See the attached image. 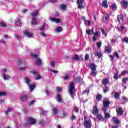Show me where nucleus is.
Returning <instances> with one entry per match:
<instances>
[{
  "label": "nucleus",
  "mask_w": 128,
  "mask_h": 128,
  "mask_svg": "<svg viewBox=\"0 0 128 128\" xmlns=\"http://www.w3.org/2000/svg\"><path fill=\"white\" fill-rule=\"evenodd\" d=\"M90 68L91 72L90 73V76H94L96 78V74H98V72H96V66L94 63H92L90 65Z\"/></svg>",
  "instance_id": "nucleus-1"
},
{
  "label": "nucleus",
  "mask_w": 128,
  "mask_h": 128,
  "mask_svg": "<svg viewBox=\"0 0 128 128\" xmlns=\"http://www.w3.org/2000/svg\"><path fill=\"white\" fill-rule=\"evenodd\" d=\"M70 88L68 90V92L71 96L72 98L74 100V82H70L68 85Z\"/></svg>",
  "instance_id": "nucleus-2"
},
{
  "label": "nucleus",
  "mask_w": 128,
  "mask_h": 128,
  "mask_svg": "<svg viewBox=\"0 0 128 128\" xmlns=\"http://www.w3.org/2000/svg\"><path fill=\"white\" fill-rule=\"evenodd\" d=\"M110 102L108 100H106L103 102V106L102 108V112H106L108 110L107 108L110 106Z\"/></svg>",
  "instance_id": "nucleus-3"
},
{
  "label": "nucleus",
  "mask_w": 128,
  "mask_h": 128,
  "mask_svg": "<svg viewBox=\"0 0 128 128\" xmlns=\"http://www.w3.org/2000/svg\"><path fill=\"white\" fill-rule=\"evenodd\" d=\"M117 20L120 24H124V14H122L118 15V16Z\"/></svg>",
  "instance_id": "nucleus-4"
},
{
  "label": "nucleus",
  "mask_w": 128,
  "mask_h": 128,
  "mask_svg": "<svg viewBox=\"0 0 128 128\" xmlns=\"http://www.w3.org/2000/svg\"><path fill=\"white\" fill-rule=\"evenodd\" d=\"M27 122L30 126H32V124H36V120L34 118H32V117H28Z\"/></svg>",
  "instance_id": "nucleus-5"
},
{
  "label": "nucleus",
  "mask_w": 128,
  "mask_h": 128,
  "mask_svg": "<svg viewBox=\"0 0 128 128\" xmlns=\"http://www.w3.org/2000/svg\"><path fill=\"white\" fill-rule=\"evenodd\" d=\"M28 94H24L20 96V102H24L26 100H28Z\"/></svg>",
  "instance_id": "nucleus-6"
},
{
  "label": "nucleus",
  "mask_w": 128,
  "mask_h": 128,
  "mask_svg": "<svg viewBox=\"0 0 128 128\" xmlns=\"http://www.w3.org/2000/svg\"><path fill=\"white\" fill-rule=\"evenodd\" d=\"M112 50V46L108 45L105 46L104 52H106V54H110Z\"/></svg>",
  "instance_id": "nucleus-7"
},
{
  "label": "nucleus",
  "mask_w": 128,
  "mask_h": 128,
  "mask_svg": "<svg viewBox=\"0 0 128 128\" xmlns=\"http://www.w3.org/2000/svg\"><path fill=\"white\" fill-rule=\"evenodd\" d=\"M92 114H98V106L94 105L93 106Z\"/></svg>",
  "instance_id": "nucleus-8"
},
{
  "label": "nucleus",
  "mask_w": 128,
  "mask_h": 128,
  "mask_svg": "<svg viewBox=\"0 0 128 128\" xmlns=\"http://www.w3.org/2000/svg\"><path fill=\"white\" fill-rule=\"evenodd\" d=\"M77 4L78 5V8H84V0H77Z\"/></svg>",
  "instance_id": "nucleus-9"
},
{
  "label": "nucleus",
  "mask_w": 128,
  "mask_h": 128,
  "mask_svg": "<svg viewBox=\"0 0 128 128\" xmlns=\"http://www.w3.org/2000/svg\"><path fill=\"white\" fill-rule=\"evenodd\" d=\"M118 116H124V110L122 107H119L118 109L116 110Z\"/></svg>",
  "instance_id": "nucleus-10"
},
{
  "label": "nucleus",
  "mask_w": 128,
  "mask_h": 128,
  "mask_svg": "<svg viewBox=\"0 0 128 128\" xmlns=\"http://www.w3.org/2000/svg\"><path fill=\"white\" fill-rule=\"evenodd\" d=\"M84 126L86 128H92V122H90V120L85 121L84 122Z\"/></svg>",
  "instance_id": "nucleus-11"
},
{
  "label": "nucleus",
  "mask_w": 128,
  "mask_h": 128,
  "mask_svg": "<svg viewBox=\"0 0 128 128\" xmlns=\"http://www.w3.org/2000/svg\"><path fill=\"white\" fill-rule=\"evenodd\" d=\"M122 7V8H126L128 6V2L126 0H122L121 2Z\"/></svg>",
  "instance_id": "nucleus-12"
},
{
  "label": "nucleus",
  "mask_w": 128,
  "mask_h": 128,
  "mask_svg": "<svg viewBox=\"0 0 128 128\" xmlns=\"http://www.w3.org/2000/svg\"><path fill=\"white\" fill-rule=\"evenodd\" d=\"M94 54L95 56H98V58H102V54L100 52H95Z\"/></svg>",
  "instance_id": "nucleus-13"
},
{
  "label": "nucleus",
  "mask_w": 128,
  "mask_h": 128,
  "mask_svg": "<svg viewBox=\"0 0 128 128\" xmlns=\"http://www.w3.org/2000/svg\"><path fill=\"white\" fill-rule=\"evenodd\" d=\"M35 64L36 66H40L42 64V59H40V58H38L36 60Z\"/></svg>",
  "instance_id": "nucleus-14"
},
{
  "label": "nucleus",
  "mask_w": 128,
  "mask_h": 128,
  "mask_svg": "<svg viewBox=\"0 0 128 128\" xmlns=\"http://www.w3.org/2000/svg\"><path fill=\"white\" fill-rule=\"evenodd\" d=\"M102 6L104 8H108V0H104L102 2Z\"/></svg>",
  "instance_id": "nucleus-15"
},
{
  "label": "nucleus",
  "mask_w": 128,
  "mask_h": 128,
  "mask_svg": "<svg viewBox=\"0 0 128 128\" xmlns=\"http://www.w3.org/2000/svg\"><path fill=\"white\" fill-rule=\"evenodd\" d=\"M56 102H62V96L60 94H57L56 98Z\"/></svg>",
  "instance_id": "nucleus-16"
},
{
  "label": "nucleus",
  "mask_w": 128,
  "mask_h": 128,
  "mask_svg": "<svg viewBox=\"0 0 128 128\" xmlns=\"http://www.w3.org/2000/svg\"><path fill=\"white\" fill-rule=\"evenodd\" d=\"M112 120L114 124H116L117 126L118 124H120V122L118 120V118L116 117L112 118Z\"/></svg>",
  "instance_id": "nucleus-17"
},
{
  "label": "nucleus",
  "mask_w": 128,
  "mask_h": 128,
  "mask_svg": "<svg viewBox=\"0 0 128 128\" xmlns=\"http://www.w3.org/2000/svg\"><path fill=\"white\" fill-rule=\"evenodd\" d=\"M108 82H110V80L108 78H105L102 80V84H104V86H106V84H108Z\"/></svg>",
  "instance_id": "nucleus-18"
},
{
  "label": "nucleus",
  "mask_w": 128,
  "mask_h": 128,
  "mask_svg": "<svg viewBox=\"0 0 128 128\" xmlns=\"http://www.w3.org/2000/svg\"><path fill=\"white\" fill-rule=\"evenodd\" d=\"M52 114H58V109L57 107L52 108Z\"/></svg>",
  "instance_id": "nucleus-19"
},
{
  "label": "nucleus",
  "mask_w": 128,
  "mask_h": 128,
  "mask_svg": "<svg viewBox=\"0 0 128 128\" xmlns=\"http://www.w3.org/2000/svg\"><path fill=\"white\" fill-rule=\"evenodd\" d=\"M38 126H44V124H46V122L44 120L41 119L38 121Z\"/></svg>",
  "instance_id": "nucleus-20"
},
{
  "label": "nucleus",
  "mask_w": 128,
  "mask_h": 128,
  "mask_svg": "<svg viewBox=\"0 0 128 128\" xmlns=\"http://www.w3.org/2000/svg\"><path fill=\"white\" fill-rule=\"evenodd\" d=\"M96 117L100 122H104V118L102 116V114H98Z\"/></svg>",
  "instance_id": "nucleus-21"
},
{
  "label": "nucleus",
  "mask_w": 128,
  "mask_h": 128,
  "mask_svg": "<svg viewBox=\"0 0 128 128\" xmlns=\"http://www.w3.org/2000/svg\"><path fill=\"white\" fill-rule=\"evenodd\" d=\"M114 96L116 100H120V94L118 92H115L114 94Z\"/></svg>",
  "instance_id": "nucleus-22"
},
{
  "label": "nucleus",
  "mask_w": 128,
  "mask_h": 128,
  "mask_svg": "<svg viewBox=\"0 0 128 128\" xmlns=\"http://www.w3.org/2000/svg\"><path fill=\"white\" fill-rule=\"evenodd\" d=\"M51 20L52 22H56L57 24H58V22H62L60 21V20L58 18H51Z\"/></svg>",
  "instance_id": "nucleus-23"
},
{
  "label": "nucleus",
  "mask_w": 128,
  "mask_h": 128,
  "mask_svg": "<svg viewBox=\"0 0 128 128\" xmlns=\"http://www.w3.org/2000/svg\"><path fill=\"white\" fill-rule=\"evenodd\" d=\"M24 34L26 36H28V37L29 36V38H32V34L30 33L27 30L24 31Z\"/></svg>",
  "instance_id": "nucleus-24"
},
{
  "label": "nucleus",
  "mask_w": 128,
  "mask_h": 128,
  "mask_svg": "<svg viewBox=\"0 0 128 128\" xmlns=\"http://www.w3.org/2000/svg\"><path fill=\"white\" fill-rule=\"evenodd\" d=\"M96 100L98 102H100L102 100V96L100 94H98L96 96Z\"/></svg>",
  "instance_id": "nucleus-25"
},
{
  "label": "nucleus",
  "mask_w": 128,
  "mask_h": 128,
  "mask_svg": "<svg viewBox=\"0 0 128 128\" xmlns=\"http://www.w3.org/2000/svg\"><path fill=\"white\" fill-rule=\"evenodd\" d=\"M59 8L62 10H66V5L64 4H60L59 6Z\"/></svg>",
  "instance_id": "nucleus-26"
},
{
  "label": "nucleus",
  "mask_w": 128,
  "mask_h": 128,
  "mask_svg": "<svg viewBox=\"0 0 128 128\" xmlns=\"http://www.w3.org/2000/svg\"><path fill=\"white\" fill-rule=\"evenodd\" d=\"M110 8H112V10H116L118 9V7L116 6V3L112 4Z\"/></svg>",
  "instance_id": "nucleus-27"
},
{
  "label": "nucleus",
  "mask_w": 128,
  "mask_h": 128,
  "mask_svg": "<svg viewBox=\"0 0 128 128\" xmlns=\"http://www.w3.org/2000/svg\"><path fill=\"white\" fill-rule=\"evenodd\" d=\"M32 26H36L38 24V22H36V18H32Z\"/></svg>",
  "instance_id": "nucleus-28"
},
{
  "label": "nucleus",
  "mask_w": 128,
  "mask_h": 128,
  "mask_svg": "<svg viewBox=\"0 0 128 128\" xmlns=\"http://www.w3.org/2000/svg\"><path fill=\"white\" fill-rule=\"evenodd\" d=\"M3 78H4V80H10V76L7 75L6 74H4Z\"/></svg>",
  "instance_id": "nucleus-29"
},
{
  "label": "nucleus",
  "mask_w": 128,
  "mask_h": 128,
  "mask_svg": "<svg viewBox=\"0 0 128 128\" xmlns=\"http://www.w3.org/2000/svg\"><path fill=\"white\" fill-rule=\"evenodd\" d=\"M74 60H76V62H80V58L78 55L76 54L74 56Z\"/></svg>",
  "instance_id": "nucleus-30"
},
{
  "label": "nucleus",
  "mask_w": 128,
  "mask_h": 128,
  "mask_svg": "<svg viewBox=\"0 0 128 128\" xmlns=\"http://www.w3.org/2000/svg\"><path fill=\"white\" fill-rule=\"evenodd\" d=\"M122 82L123 84H128V78L124 77L122 80Z\"/></svg>",
  "instance_id": "nucleus-31"
},
{
  "label": "nucleus",
  "mask_w": 128,
  "mask_h": 128,
  "mask_svg": "<svg viewBox=\"0 0 128 128\" xmlns=\"http://www.w3.org/2000/svg\"><path fill=\"white\" fill-rule=\"evenodd\" d=\"M113 78L114 80H118V71H116V72L114 74Z\"/></svg>",
  "instance_id": "nucleus-32"
},
{
  "label": "nucleus",
  "mask_w": 128,
  "mask_h": 128,
  "mask_svg": "<svg viewBox=\"0 0 128 128\" xmlns=\"http://www.w3.org/2000/svg\"><path fill=\"white\" fill-rule=\"evenodd\" d=\"M104 112L105 118H110V114L109 113H106V112Z\"/></svg>",
  "instance_id": "nucleus-33"
},
{
  "label": "nucleus",
  "mask_w": 128,
  "mask_h": 128,
  "mask_svg": "<svg viewBox=\"0 0 128 128\" xmlns=\"http://www.w3.org/2000/svg\"><path fill=\"white\" fill-rule=\"evenodd\" d=\"M30 14L34 18V16H36L38 14V11L33 12Z\"/></svg>",
  "instance_id": "nucleus-34"
},
{
  "label": "nucleus",
  "mask_w": 128,
  "mask_h": 128,
  "mask_svg": "<svg viewBox=\"0 0 128 128\" xmlns=\"http://www.w3.org/2000/svg\"><path fill=\"white\" fill-rule=\"evenodd\" d=\"M36 86L35 85V84H30L29 85V88H30L31 90V92H32V90H34V89L36 88Z\"/></svg>",
  "instance_id": "nucleus-35"
},
{
  "label": "nucleus",
  "mask_w": 128,
  "mask_h": 128,
  "mask_svg": "<svg viewBox=\"0 0 128 128\" xmlns=\"http://www.w3.org/2000/svg\"><path fill=\"white\" fill-rule=\"evenodd\" d=\"M12 111V109L11 108H8V110L5 112L6 116H8V112H10Z\"/></svg>",
  "instance_id": "nucleus-36"
},
{
  "label": "nucleus",
  "mask_w": 128,
  "mask_h": 128,
  "mask_svg": "<svg viewBox=\"0 0 128 128\" xmlns=\"http://www.w3.org/2000/svg\"><path fill=\"white\" fill-rule=\"evenodd\" d=\"M0 26L1 28H6L8 26L6 24H4V22H0Z\"/></svg>",
  "instance_id": "nucleus-37"
},
{
  "label": "nucleus",
  "mask_w": 128,
  "mask_h": 128,
  "mask_svg": "<svg viewBox=\"0 0 128 128\" xmlns=\"http://www.w3.org/2000/svg\"><path fill=\"white\" fill-rule=\"evenodd\" d=\"M30 56L32 58H38V54H34V53H30Z\"/></svg>",
  "instance_id": "nucleus-38"
},
{
  "label": "nucleus",
  "mask_w": 128,
  "mask_h": 128,
  "mask_svg": "<svg viewBox=\"0 0 128 128\" xmlns=\"http://www.w3.org/2000/svg\"><path fill=\"white\" fill-rule=\"evenodd\" d=\"M87 94V96L88 95V94H90V89L86 90L82 92V94Z\"/></svg>",
  "instance_id": "nucleus-39"
},
{
  "label": "nucleus",
  "mask_w": 128,
  "mask_h": 128,
  "mask_svg": "<svg viewBox=\"0 0 128 128\" xmlns=\"http://www.w3.org/2000/svg\"><path fill=\"white\" fill-rule=\"evenodd\" d=\"M81 80H82V78H80V76H77L75 78V82H80Z\"/></svg>",
  "instance_id": "nucleus-40"
},
{
  "label": "nucleus",
  "mask_w": 128,
  "mask_h": 128,
  "mask_svg": "<svg viewBox=\"0 0 128 128\" xmlns=\"http://www.w3.org/2000/svg\"><path fill=\"white\" fill-rule=\"evenodd\" d=\"M101 32H102V34L104 35V36L106 37L108 36V34H107L106 32V31L104 30V29L102 28Z\"/></svg>",
  "instance_id": "nucleus-41"
},
{
  "label": "nucleus",
  "mask_w": 128,
  "mask_h": 128,
  "mask_svg": "<svg viewBox=\"0 0 128 128\" xmlns=\"http://www.w3.org/2000/svg\"><path fill=\"white\" fill-rule=\"evenodd\" d=\"M25 80H26V84H27L28 86H30V78H25Z\"/></svg>",
  "instance_id": "nucleus-42"
},
{
  "label": "nucleus",
  "mask_w": 128,
  "mask_h": 128,
  "mask_svg": "<svg viewBox=\"0 0 128 128\" xmlns=\"http://www.w3.org/2000/svg\"><path fill=\"white\" fill-rule=\"evenodd\" d=\"M50 66L52 68H54V66H56V62H54V61L52 60L50 63Z\"/></svg>",
  "instance_id": "nucleus-43"
},
{
  "label": "nucleus",
  "mask_w": 128,
  "mask_h": 128,
  "mask_svg": "<svg viewBox=\"0 0 128 128\" xmlns=\"http://www.w3.org/2000/svg\"><path fill=\"white\" fill-rule=\"evenodd\" d=\"M6 96V92H0V96Z\"/></svg>",
  "instance_id": "nucleus-44"
},
{
  "label": "nucleus",
  "mask_w": 128,
  "mask_h": 128,
  "mask_svg": "<svg viewBox=\"0 0 128 128\" xmlns=\"http://www.w3.org/2000/svg\"><path fill=\"white\" fill-rule=\"evenodd\" d=\"M56 32H62V26H58L56 28Z\"/></svg>",
  "instance_id": "nucleus-45"
},
{
  "label": "nucleus",
  "mask_w": 128,
  "mask_h": 128,
  "mask_svg": "<svg viewBox=\"0 0 128 128\" xmlns=\"http://www.w3.org/2000/svg\"><path fill=\"white\" fill-rule=\"evenodd\" d=\"M20 72H24L26 70V66H23V67H20Z\"/></svg>",
  "instance_id": "nucleus-46"
},
{
  "label": "nucleus",
  "mask_w": 128,
  "mask_h": 128,
  "mask_svg": "<svg viewBox=\"0 0 128 128\" xmlns=\"http://www.w3.org/2000/svg\"><path fill=\"white\" fill-rule=\"evenodd\" d=\"M64 80H67L69 78L68 75L66 74L62 77Z\"/></svg>",
  "instance_id": "nucleus-47"
},
{
  "label": "nucleus",
  "mask_w": 128,
  "mask_h": 128,
  "mask_svg": "<svg viewBox=\"0 0 128 128\" xmlns=\"http://www.w3.org/2000/svg\"><path fill=\"white\" fill-rule=\"evenodd\" d=\"M105 20H110V14H106Z\"/></svg>",
  "instance_id": "nucleus-48"
},
{
  "label": "nucleus",
  "mask_w": 128,
  "mask_h": 128,
  "mask_svg": "<svg viewBox=\"0 0 128 128\" xmlns=\"http://www.w3.org/2000/svg\"><path fill=\"white\" fill-rule=\"evenodd\" d=\"M74 110L76 112V114L78 113V108L76 106H74Z\"/></svg>",
  "instance_id": "nucleus-49"
},
{
  "label": "nucleus",
  "mask_w": 128,
  "mask_h": 128,
  "mask_svg": "<svg viewBox=\"0 0 128 128\" xmlns=\"http://www.w3.org/2000/svg\"><path fill=\"white\" fill-rule=\"evenodd\" d=\"M128 74V70H124L122 71V73L120 74V76H123V74Z\"/></svg>",
  "instance_id": "nucleus-50"
},
{
  "label": "nucleus",
  "mask_w": 128,
  "mask_h": 128,
  "mask_svg": "<svg viewBox=\"0 0 128 128\" xmlns=\"http://www.w3.org/2000/svg\"><path fill=\"white\" fill-rule=\"evenodd\" d=\"M108 90V88L106 86H105V88L103 90L104 94H106Z\"/></svg>",
  "instance_id": "nucleus-51"
},
{
  "label": "nucleus",
  "mask_w": 128,
  "mask_h": 128,
  "mask_svg": "<svg viewBox=\"0 0 128 128\" xmlns=\"http://www.w3.org/2000/svg\"><path fill=\"white\" fill-rule=\"evenodd\" d=\"M71 120H76V116L74 114L72 115Z\"/></svg>",
  "instance_id": "nucleus-52"
},
{
  "label": "nucleus",
  "mask_w": 128,
  "mask_h": 128,
  "mask_svg": "<svg viewBox=\"0 0 128 128\" xmlns=\"http://www.w3.org/2000/svg\"><path fill=\"white\" fill-rule=\"evenodd\" d=\"M98 36L94 35L93 38H92V41L93 42H96V40L98 38Z\"/></svg>",
  "instance_id": "nucleus-53"
},
{
  "label": "nucleus",
  "mask_w": 128,
  "mask_h": 128,
  "mask_svg": "<svg viewBox=\"0 0 128 128\" xmlns=\"http://www.w3.org/2000/svg\"><path fill=\"white\" fill-rule=\"evenodd\" d=\"M92 32V30H86V34H88V36H90Z\"/></svg>",
  "instance_id": "nucleus-54"
},
{
  "label": "nucleus",
  "mask_w": 128,
  "mask_h": 128,
  "mask_svg": "<svg viewBox=\"0 0 128 128\" xmlns=\"http://www.w3.org/2000/svg\"><path fill=\"white\" fill-rule=\"evenodd\" d=\"M114 56L118 58H120V56L118 55V52H116L114 53Z\"/></svg>",
  "instance_id": "nucleus-55"
},
{
  "label": "nucleus",
  "mask_w": 128,
  "mask_h": 128,
  "mask_svg": "<svg viewBox=\"0 0 128 128\" xmlns=\"http://www.w3.org/2000/svg\"><path fill=\"white\" fill-rule=\"evenodd\" d=\"M122 42H124L126 44H128V38H125L122 39Z\"/></svg>",
  "instance_id": "nucleus-56"
},
{
  "label": "nucleus",
  "mask_w": 128,
  "mask_h": 128,
  "mask_svg": "<svg viewBox=\"0 0 128 128\" xmlns=\"http://www.w3.org/2000/svg\"><path fill=\"white\" fill-rule=\"evenodd\" d=\"M50 72H53L54 74H58V72L55 70H52V69H50Z\"/></svg>",
  "instance_id": "nucleus-57"
},
{
  "label": "nucleus",
  "mask_w": 128,
  "mask_h": 128,
  "mask_svg": "<svg viewBox=\"0 0 128 128\" xmlns=\"http://www.w3.org/2000/svg\"><path fill=\"white\" fill-rule=\"evenodd\" d=\"M23 62H24V60L22 59L18 60V64H22Z\"/></svg>",
  "instance_id": "nucleus-58"
},
{
  "label": "nucleus",
  "mask_w": 128,
  "mask_h": 128,
  "mask_svg": "<svg viewBox=\"0 0 128 128\" xmlns=\"http://www.w3.org/2000/svg\"><path fill=\"white\" fill-rule=\"evenodd\" d=\"M90 58L88 54H86L85 55V60H88Z\"/></svg>",
  "instance_id": "nucleus-59"
},
{
  "label": "nucleus",
  "mask_w": 128,
  "mask_h": 128,
  "mask_svg": "<svg viewBox=\"0 0 128 128\" xmlns=\"http://www.w3.org/2000/svg\"><path fill=\"white\" fill-rule=\"evenodd\" d=\"M122 100L123 102H128V98H126V96H122Z\"/></svg>",
  "instance_id": "nucleus-60"
},
{
  "label": "nucleus",
  "mask_w": 128,
  "mask_h": 128,
  "mask_svg": "<svg viewBox=\"0 0 128 128\" xmlns=\"http://www.w3.org/2000/svg\"><path fill=\"white\" fill-rule=\"evenodd\" d=\"M56 92H62V88H60V87H57L56 88Z\"/></svg>",
  "instance_id": "nucleus-61"
},
{
  "label": "nucleus",
  "mask_w": 128,
  "mask_h": 128,
  "mask_svg": "<svg viewBox=\"0 0 128 128\" xmlns=\"http://www.w3.org/2000/svg\"><path fill=\"white\" fill-rule=\"evenodd\" d=\"M96 45L98 48H100V46H102V42H97Z\"/></svg>",
  "instance_id": "nucleus-62"
},
{
  "label": "nucleus",
  "mask_w": 128,
  "mask_h": 128,
  "mask_svg": "<svg viewBox=\"0 0 128 128\" xmlns=\"http://www.w3.org/2000/svg\"><path fill=\"white\" fill-rule=\"evenodd\" d=\"M32 74H35V76H38V73L36 70H33L32 72Z\"/></svg>",
  "instance_id": "nucleus-63"
},
{
  "label": "nucleus",
  "mask_w": 128,
  "mask_h": 128,
  "mask_svg": "<svg viewBox=\"0 0 128 128\" xmlns=\"http://www.w3.org/2000/svg\"><path fill=\"white\" fill-rule=\"evenodd\" d=\"M94 36H100V33L98 32V30H96L95 32L93 33Z\"/></svg>",
  "instance_id": "nucleus-64"
}]
</instances>
